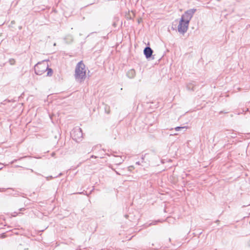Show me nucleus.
<instances>
[{
  "mask_svg": "<svg viewBox=\"0 0 250 250\" xmlns=\"http://www.w3.org/2000/svg\"><path fill=\"white\" fill-rule=\"evenodd\" d=\"M85 66L83 61L79 62L76 65L75 70V78L77 82L81 83L86 78Z\"/></svg>",
  "mask_w": 250,
  "mask_h": 250,
  "instance_id": "1",
  "label": "nucleus"
},
{
  "mask_svg": "<svg viewBox=\"0 0 250 250\" xmlns=\"http://www.w3.org/2000/svg\"><path fill=\"white\" fill-rule=\"evenodd\" d=\"M47 69V64L45 61L39 62L34 66L35 72L37 75H41L43 74Z\"/></svg>",
  "mask_w": 250,
  "mask_h": 250,
  "instance_id": "2",
  "label": "nucleus"
},
{
  "mask_svg": "<svg viewBox=\"0 0 250 250\" xmlns=\"http://www.w3.org/2000/svg\"><path fill=\"white\" fill-rule=\"evenodd\" d=\"M72 139L77 142H79L82 140L83 138L82 130L80 127L75 128L71 133Z\"/></svg>",
  "mask_w": 250,
  "mask_h": 250,
  "instance_id": "3",
  "label": "nucleus"
},
{
  "mask_svg": "<svg viewBox=\"0 0 250 250\" xmlns=\"http://www.w3.org/2000/svg\"><path fill=\"white\" fill-rule=\"evenodd\" d=\"M189 23V22H188V21H186L183 19H180L179 24L178 26V32L183 34L185 33L188 29Z\"/></svg>",
  "mask_w": 250,
  "mask_h": 250,
  "instance_id": "4",
  "label": "nucleus"
},
{
  "mask_svg": "<svg viewBox=\"0 0 250 250\" xmlns=\"http://www.w3.org/2000/svg\"><path fill=\"white\" fill-rule=\"evenodd\" d=\"M196 11V9L195 8L190 9L184 13L181 19H183L184 20L189 22Z\"/></svg>",
  "mask_w": 250,
  "mask_h": 250,
  "instance_id": "5",
  "label": "nucleus"
},
{
  "mask_svg": "<svg viewBox=\"0 0 250 250\" xmlns=\"http://www.w3.org/2000/svg\"><path fill=\"white\" fill-rule=\"evenodd\" d=\"M153 52V50L149 47L146 46L144 50V54L146 59L151 58Z\"/></svg>",
  "mask_w": 250,
  "mask_h": 250,
  "instance_id": "6",
  "label": "nucleus"
},
{
  "mask_svg": "<svg viewBox=\"0 0 250 250\" xmlns=\"http://www.w3.org/2000/svg\"><path fill=\"white\" fill-rule=\"evenodd\" d=\"M195 82H192L187 84V88L188 90L189 91H194L195 89Z\"/></svg>",
  "mask_w": 250,
  "mask_h": 250,
  "instance_id": "7",
  "label": "nucleus"
},
{
  "mask_svg": "<svg viewBox=\"0 0 250 250\" xmlns=\"http://www.w3.org/2000/svg\"><path fill=\"white\" fill-rule=\"evenodd\" d=\"M136 75V72L134 69H131L128 70L126 73V76L130 79L134 78Z\"/></svg>",
  "mask_w": 250,
  "mask_h": 250,
  "instance_id": "8",
  "label": "nucleus"
},
{
  "mask_svg": "<svg viewBox=\"0 0 250 250\" xmlns=\"http://www.w3.org/2000/svg\"><path fill=\"white\" fill-rule=\"evenodd\" d=\"M47 71V76H51L53 74V70L51 68H49L48 65H47V69H46Z\"/></svg>",
  "mask_w": 250,
  "mask_h": 250,
  "instance_id": "9",
  "label": "nucleus"
},
{
  "mask_svg": "<svg viewBox=\"0 0 250 250\" xmlns=\"http://www.w3.org/2000/svg\"><path fill=\"white\" fill-rule=\"evenodd\" d=\"M124 160L122 157L117 159L114 161V162L118 165H120L124 162Z\"/></svg>",
  "mask_w": 250,
  "mask_h": 250,
  "instance_id": "10",
  "label": "nucleus"
},
{
  "mask_svg": "<svg viewBox=\"0 0 250 250\" xmlns=\"http://www.w3.org/2000/svg\"><path fill=\"white\" fill-rule=\"evenodd\" d=\"M187 127L186 126H177L175 128V130L176 131H179L184 129H187Z\"/></svg>",
  "mask_w": 250,
  "mask_h": 250,
  "instance_id": "11",
  "label": "nucleus"
},
{
  "mask_svg": "<svg viewBox=\"0 0 250 250\" xmlns=\"http://www.w3.org/2000/svg\"><path fill=\"white\" fill-rule=\"evenodd\" d=\"M104 110L106 113L109 114L110 113L109 106L107 105H105L104 107Z\"/></svg>",
  "mask_w": 250,
  "mask_h": 250,
  "instance_id": "12",
  "label": "nucleus"
},
{
  "mask_svg": "<svg viewBox=\"0 0 250 250\" xmlns=\"http://www.w3.org/2000/svg\"><path fill=\"white\" fill-rule=\"evenodd\" d=\"M146 155V154H145L144 156H142V158H141V159H142V163H143L144 162V158L145 157V156Z\"/></svg>",
  "mask_w": 250,
  "mask_h": 250,
  "instance_id": "13",
  "label": "nucleus"
},
{
  "mask_svg": "<svg viewBox=\"0 0 250 250\" xmlns=\"http://www.w3.org/2000/svg\"><path fill=\"white\" fill-rule=\"evenodd\" d=\"M112 169L116 172V173L118 175H121L120 173H119L118 171H116L115 170H114L113 168H112Z\"/></svg>",
  "mask_w": 250,
  "mask_h": 250,
  "instance_id": "14",
  "label": "nucleus"
},
{
  "mask_svg": "<svg viewBox=\"0 0 250 250\" xmlns=\"http://www.w3.org/2000/svg\"><path fill=\"white\" fill-rule=\"evenodd\" d=\"M18 249H19V250H22V245H20V246L19 247Z\"/></svg>",
  "mask_w": 250,
  "mask_h": 250,
  "instance_id": "15",
  "label": "nucleus"
},
{
  "mask_svg": "<svg viewBox=\"0 0 250 250\" xmlns=\"http://www.w3.org/2000/svg\"><path fill=\"white\" fill-rule=\"evenodd\" d=\"M136 164H137L138 165H141V162L140 161L137 162L136 163Z\"/></svg>",
  "mask_w": 250,
  "mask_h": 250,
  "instance_id": "16",
  "label": "nucleus"
},
{
  "mask_svg": "<svg viewBox=\"0 0 250 250\" xmlns=\"http://www.w3.org/2000/svg\"><path fill=\"white\" fill-rule=\"evenodd\" d=\"M55 152H53V153H52V154H51V156H52V157H54V156H55Z\"/></svg>",
  "mask_w": 250,
  "mask_h": 250,
  "instance_id": "17",
  "label": "nucleus"
},
{
  "mask_svg": "<svg viewBox=\"0 0 250 250\" xmlns=\"http://www.w3.org/2000/svg\"><path fill=\"white\" fill-rule=\"evenodd\" d=\"M25 210V208H20V211H23V210Z\"/></svg>",
  "mask_w": 250,
  "mask_h": 250,
  "instance_id": "18",
  "label": "nucleus"
},
{
  "mask_svg": "<svg viewBox=\"0 0 250 250\" xmlns=\"http://www.w3.org/2000/svg\"><path fill=\"white\" fill-rule=\"evenodd\" d=\"M28 250V248H25L23 250Z\"/></svg>",
  "mask_w": 250,
  "mask_h": 250,
  "instance_id": "19",
  "label": "nucleus"
},
{
  "mask_svg": "<svg viewBox=\"0 0 250 250\" xmlns=\"http://www.w3.org/2000/svg\"><path fill=\"white\" fill-rule=\"evenodd\" d=\"M91 157H92V158H94H94H96V157H95V156H94V155H92V156H91Z\"/></svg>",
  "mask_w": 250,
  "mask_h": 250,
  "instance_id": "20",
  "label": "nucleus"
},
{
  "mask_svg": "<svg viewBox=\"0 0 250 250\" xmlns=\"http://www.w3.org/2000/svg\"><path fill=\"white\" fill-rule=\"evenodd\" d=\"M62 174L61 173H60L59 174V176H61Z\"/></svg>",
  "mask_w": 250,
  "mask_h": 250,
  "instance_id": "21",
  "label": "nucleus"
},
{
  "mask_svg": "<svg viewBox=\"0 0 250 250\" xmlns=\"http://www.w3.org/2000/svg\"><path fill=\"white\" fill-rule=\"evenodd\" d=\"M219 222V220H217V221H216V223H218V222Z\"/></svg>",
  "mask_w": 250,
  "mask_h": 250,
  "instance_id": "22",
  "label": "nucleus"
},
{
  "mask_svg": "<svg viewBox=\"0 0 250 250\" xmlns=\"http://www.w3.org/2000/svg\"><path fill=\"white\" fill-rule=\"evenodd\" d=\"M1 169H2V168H0V170Z\"/></svg>",
  "mask_w": 250,
  "mask_h": 250,
  "instance_id": "23",
  "label": "nucleus"
}]
</instances>
